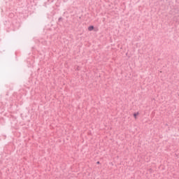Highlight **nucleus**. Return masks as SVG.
Returning a JSON list of instances; mask_svg holds the SVG:
<instances>
[{
	"mask_svg": "<svg viewBox=\"0 0 179 179\" xmlns=\"http://www.w3.org/2000/svg\"><path fill=\"white\" fill-rule=\"evenodd\" d=\"M88 30H89V31H92V30H94V27H93V26H90V27H88Z\"/></svg>",
	"mask_w": 179,
	"mask_h": 179,
	"instance_id": "obj_1",
	"label": "nucleus"
},
{
	"mask_svg": "<svg viewBox=\"0 0 179 179\" xmlns=\"http://www.w3.org/2000/svg\"><path fill=\"white\" fill-rule=\"evenodd\" d=\"M139 115V113H134V117L135 118V120H136L137 117Z\"/></svg>",
	"mask_w": 179,
	"mask_h": 179,
	"instance_id": "obj_2",
	"label": "nucleus"
},
{
	"mask_svg": "<svg viewBox=\"0 0 179 179\" xmlns=\"http://www.w3.org/2000/svg\"><path fill=\"white\" fill-rule=\"evenodd\" d=\"M99 163H100V162H98L97 164H99Z\"/></svg>",
	"mask_w": 179,
	"mask_h": 179,
	"instance_id": "obj_3",
	"label": "nucleus"
}]
</instances>
